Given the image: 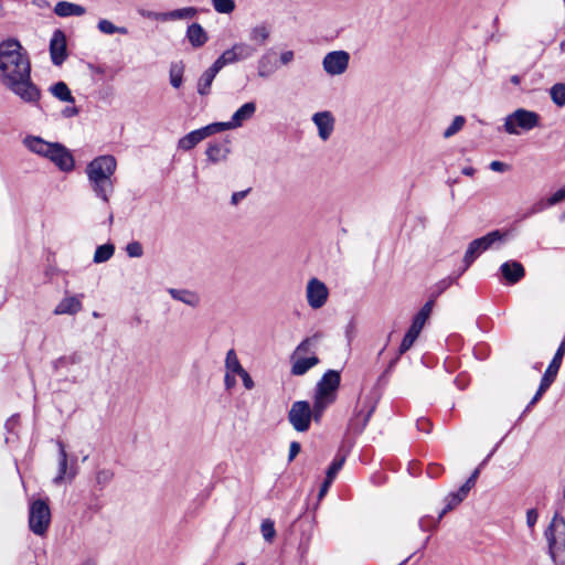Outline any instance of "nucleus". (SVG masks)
<instances>
[{
  "mask_svg": "<svg viewBox=\"0 0 565 565\" xmlns=\"http://www.w3.org/2000/svg\"><path fill=\"white\" fill-rule=\"evenodd\" d=\"M184 65L182 62H175L170 65L169 78L174 88L181 87L183 83Z\"/></svg>",
  "mask_w": 565,
  "mask_h": 565,
  "instance_id": "35",
  "label": "nucleus"
},
{
  "mask_svg": "<svg viewBox=\"0 0 565 565\" xmlns=\"http://www.w3.org/2000/svg\"><path fill=\"white\" fill-rule=\"evenodd\" d=\"M205 153L210 162L217 163L227 158L230 149L225 145L210 143L206 148Z\"/></svg>",
  "mask_w": 565,
  "mask_h": 565,
  "instance_id": "29",
  "label": "nucleus"
},
{
  "mask_svg": "<svg viewBox=\"0 0 565 565\" xmlns=\"http://www.w3.org/2000/svg\"><path fill=\"white\" fill-rule=\"evenodd\" d=\"M320 339V333H315L313 335L303 339L295 349L294 354H296V356L299 354L303 356L316 355L317 345Z\"/></svg>",
  "mask_w": 565,
  "mask_h": 565,
  "instance_id": "28",
  "label": "nucleus"
},
{
  "mask_svg": "<svg viewBox=\"0 0 565 565\" xmlns=\"http://www.w3.org/2000/svg\"><path fill=\"white\" fill-rule=\"evenodd\" d=\"M295 58V53L291 50L282 51L279 54V62L281 65L290 64Z\"/></svg>",
  "mask_w": 565,
  "mask_h": 565,
  "instance_id": "53",
  "label": "nucleus"
},
{
  "mask_svg": "<svg viewBox=\"0 0 565 565\" xmlns=\"http://www.w3.org/2000/svg\"><path fill=\"white\" fill-rule=\"evenodd\" d=\"M279 68L276 60V53L273 49L264 52L257 60V75L260 78H268Z\"/></svg>",
  "mask_w": 565,
  "mask_h": 565,
  "instance_id": "16",
  "label": "nucleus"
},
{
  "mask_svg": "<svg viewBox=\"0 0 565 565\" xmlns=\"http://www.w3.org/2000/svg\"><path fill=\"white\" fill-rule=\"evenodd\" d=\"M427 320H428V319H427L426 317H423V316H420L419 313H417V315L414 317V319H413V322H412L411 327H413V328H415L416 330H418V331H420V332H422V330H423V328H424V326H425V323H426V321H427Z\"/></svg>",
  "mask_w": 565,
  "mask_h": 565,
  "instance_id": "54",
  "label": "nucleus"
},
{
  "mask_svg": "<svg viewBox=\"0 0 565 565\" xmlns=\"http://www.w3.org/2000/svg\"><path fill=\"white\" fill-rule=\"evenodd\" d=\"M340 373L329 370L317 384L315 393V420L319 422L323 412L337 397V390L340 385Z\"/></svg>",
  "mask_w": 565,
  "mask_h": 565,
  "instance_id": "5",
  "label": "nucleus"
},
{
  "mask_svg": "<svg viewBox=\"0 0 565 565\" xmlns=\"http://www.w3.org/2000/svg\"><path fill=\"white\" fill-rule=\"evenodd\" d=\"M311 419H315V405L311 407L307 401H297L291 405L288 420L295 430L307 431L310 428Z\"/></svg>",
  "mask_w": 565,
  "mask_h": 565,
  "instance_id": "9",
  "label": "nucleus"
},
{
  "mask_svg": "<svg viewBox=\"0 0 565 565\" xmlns=\"http://www.w3.org/2000/svg\"><path fill=\"white\" fill-rule=\"evenodd\" d=\"M206 136H211L213 134H216V132H221V131H224V130H231V129H235L232 121H225V122H214V124H210L205 127H203Z\"/></svg>",
  "mask_w": 565,
  "mask_h": 565,
  "instance_id": "45",
  "label": "nucleus"
},
{
  "mask_svg": "<svg viewBox=\"0 0 565 565\" xmlns=\"http://www.w3.org/2000/svg\"><path fill=\"white\" fill-rule=\"evenodd\" d=\"M235 374H231L228 372H225V375H224V386L227 391H231L232 388L235 387L236 385V379H235Z\"/></svg>",
  "mask_w": 565,
  "mask_h": 565,
  "instance_id": "57",
  "label": "nucleus"
},
{
  "mask_svg": "<svg viewBox=\"0 0 565 565\" xmlns=\"http://www.w3.org/2000/svg\"><path fill=\"white\" fill-rule=\"evenodd\" d=\"M564 200H565V186L558 189L548 199H546V201H541V202L536 203L532 209V213L541 212L544 209H546L548 206L556 205Z\"/></svg>",
  "mask_w": 565,
  "mask_h": 565,
  "instance_id": "32",
  "label": "nucleus"
},
{
  "mask_svg": "<svg viewBox=\"0 0 565 565\" xmlns=\"http://www.w3.org/2000/svg\"><path fill=\"white\" fill-rule=\"evenodd\" d=\"M420 331L416 330L413 327H409L406 334L404 335L402 343L399 345V354H404L406 351H408L416 339L418 338Z\"/></svg>",
  "mask_w": 565,
  "mask_h": 565,
  "instance_id": "40",
  "label": "nucleus"
},
{
  "mask_svg": "<svg viewBox=\"0 0 565 565\" xmlns=\"http://www.w3.org/2000/svg\"><path fill=\"white\" fill-rule=\"evenodd\" d=\"M117 168V161L111 154L96 157L86 166V175L89 185L97 198L108 203L114 192L113 175Z\"/></svg>",
  "mask_w": 565,
  "mask_h": 565,
  "instance_id": "2",
  "label": "nucleus"
},
{
  "mask_svg": "<svg viewBox=\"0 0 565 565\" xmlns=\"http://www.w3.org/2000/svg\"><path fill=\"white\" fill-rule=\"evenodd\" d=\"M245 369L242 366L239 359L234 349L226 352L225 356V372L239 375L244 373Z\"/></svg>",
  "mask_w": 565,
  "mask_h": 565,
  "instance_id": "31",
  "label": "nucleus"
},
{
  "mask_svg": "<svg viewBox=\"0 0 565 565\" xmlns=\"http://www.w3.org/2000/svg\"><path fill=\"white\" fill-rule=\"evenodd\" d=\"M550 96L557 107L565 106V84L556 83L550 89Z\"/></svg>",
  "mask_w": 565,
  "mask_h": 565,
  "instance_id": "38",
  "label": "nucleus"
},
{
  "mask_svg": "<svg viewBox=\"0 0 565 565\" xmlns=\"http://www.w3.org/2000/svg\"><path fill=\"white\" fill-rule=\"evenodd\" d=\"M320 362L317 355H298L292 353L291 355V374L295 376H301L306 374L310 369L316 366Z\"/></svg>",
  "mask_w": 565,
  "mask_h": 565,
  "instance_id": "17",
  "label": "nucleus"
},
{
  "mask_svg": "<svg viewBox=\"0 0 565 565\" xmlns=\"http://www.w3.org/2000/svg\"><path fill=\"white\" fill-rule=\"evenodd\" d=\"M548 555L554 565H565V520L555 512L544 531Z\"/></svg>",
  "mask_w": 565,
  "mask_h": 565,
  "instance_id": "4",
  "label": "nucleus"
},
{
  "mask_svg": "<svg viewBox=\"0 0 565 565\" xmlns=\"http://www.w3.org/2000/svg\"><path fill=\"white\" fill-rule=\"evenodd\" d=\"M332 482L333 481L329 480L328 478L324 479L323 483L320 487L319 498H322L328 492Z\"/></svg>",
  "mask_w": 565,
  "mask_h": 565,
  "instance_id": "62",
  "label": "nucleus"
},
{
  "mask_svg": "<svg viewBox=\"0 0 565 565\" xmlns=\"http://www.w3.org/2000/svg\"><path fill=\"white\" fill-rule=\"evenodd\" d=\"M115 253V246L113 244H104L96 248L93 260L96 264H102L109 260Z\"/></svg>",
  "mask_w": 565,
  "mask_h": 565,
  "instance_id": "36",
  "label": "nucleus"
},
{
  "mask_svg": "<svg viewBox=\"0 0 565 565\" xmlns=\"http://www.w3.org/2000/svg\"><path fill=\"white\" fill-rule=\"evenodd\" d=\"M565 354V341H562L558 349L556 350L554 358L552 359L551 363L548 364L542 380L547 381L548 384L552 385L554 380L556 379V375L558 373V370L561 367L563 356Z\"/></svg>",
  "mask_w": 565,
  "mask_h": 565,
  "instance_id": "21",
  "label": "nucleus"
},
{
  "mask_svg": "<svg viewBox=\"0 0 565 565\" xmlns=\"http://www.w3.org/2000/svg\"><path fill=\"white\" fill-rule=\"evenodd\" d=\"M51 94L61 102L74 103L75 99L64 82H57L50 87Z\"/></svg>",
  "mask_w": 565,
  "mask_h": 565,
  "instance_id": "33",
  "label": "nucleus"
},
{
  "mask_svg": "<svg viewBox=\"0 0 565 565\" xmlns=\"http://www.w3.org/2000/svg\"><path fill=\"white\" fill-rule=\"evenodd\" d=\"M269 36L270 30L266 24H258L249 31V40L258 45H264Z\"/></svg>",
  "mask_w": 565,
  "mask_h": 565,
  "instance_id": "34",
  "label": "nucleus"
},
{
  "mask_svg": "<svg viewBox=\"0 0 565 565\" xmlns=\"http://www.w3.org/2000/svg\"><path fill=\"white\" fill-rule=\"evenodd\" d=\"M53 11L61 18L82 17L86 13V9L83 6L68 1H58Z\"/></svg>",
  "mask_w": 565,
  "mask_h": 565,
  "instance_id": "23",
  "label": "nucleus"
},
{
  "mask_svg": "<svg viewBox=\"0 0 565 565\" xmlns=\"http://www.w3.org/2000/svg\"><path fill=\"white\" fill-rule=\"evenodd\" d=\"M540 124V115L524 108H518L504 118L503 128L509 135H520L530 131Z\"/></svg>",
  "mask_w": 565,
  "mask_h": 565,
  "instance_id": "6",
  "label": "nucleus"
},
{
  "mask_svg": "<svg viewBox=\"0 0 565 565\" xmlns=\"http://www.w3.org/2000/svg\"><path fill=\"white\" fill-rule=\"evenodd\" d=\"M466 124V118L463 116H456L449 127L444 131L445 138H450L456 135L458 131L462 129Z\"/></svg>",
  "mask_w": 565,
  "mask_h": 565,
  "instance_id": "44",
  "label": "nucleus"
},
{
  "mask_svg": "<svg viewBox=\"0 0 565 565\" xmlns=\"http://www.w3.org/2000/svg\"><path fill=\"white\" fill-rule=\"evenodd\" d=\"M466 497L467 495H461L460 490L449 493L445 499L446 507L439 513V519H441L448 511L452 510L459 503H461Z\"/></svg>",
  "mask_w": 565,
  "mask_h": 565,
  "instance_id": "39",
  "label": "nucleus"
},
{
  "mask_svg": "<svg viewBox=\"0 0 565 565\" xmlns=\"http://www.w3.org/2000/svg\"><path fill=\"white\" fill-rule=\"evenodd\" d=\"M97 29L107 35H113L115 33L127 34L128 30L125 26H116L111 21L107 19H102L97 23Z\"/></svg>",
  "mask_w": 565,
  "mask_h": 565,
  "instance_id": "37",
  "label": "nucleus"
},
{
  "mask_svg": "<svg viewBox=\"0 0 565 565\" xmlns=\"http://www.w3.org/2000/svg\"><path fill=\"white\" fill-rule=\"evenodd\" d=\"M550 386H551V384H548L547 381L541 380L540 386H539L535 395L533 396V398L526 406L525 411H529L532 406H534L540 401L542 395L548 390Z\"/></svg>",
  "mask_w": 565,
  "mask_h": 565,
  "instance_id": "49",
  "label": "nucleus"
},
{
  "mask_svg": "<svg viewBox=\"0 0 565 565\" xmlns=\"http://www.w3.org/2000/svg\"><path fill=\"white\" fill-rule=\"evenodd\" d=\"M345 334H347L348 341L351 342V340L354 337V324H353V322L348 324V327L345 329Z\"/></svg>",
  "mask_w": 565,
  "mask_h": 565,
  "instance_id": "63",
  "label": "nucleus"
},
{
  "mask_svg": "<svg viewBox=\"0 0 565 565\" xmlns=\"http://www.w3.org/2000/svg\"><path fill=\"white\" fill-rule=\"evenodd\" d=\"M212 4L218 13H231L235 9L234 0H212Z\"/></svg>",
  "mask_w": 565,
  "mask_h": 565,
  "instance_id": "46",
  "label": "nucleus"
},
{
  "mask_svg": "<svg viewBox=\"0 0 565 565\" xmlns=\"http://www.w3.org/2000/svg\"><path fill=\"white\" fill-rule=\"evenodd\" d=\"M256 49L245 42H237L232 45V47L225 50L215 62L220 65L221 68L226 65L235 64L245 60H248L254 56Z\"/></svg>",
  "mask_w": 565,
  "mask_h": 565,
  "instance_id": "10",
  "label": "nucleus"
},
{
  "mask_svg": "<svg viewBox=\"0 0 565 565\" xmlns=\"http://www.w3.org/2000/svg\"><path fill=\"white\" fill-rule=\"evenodd\" d=\"M539 520V513L535 509H530L526 512V524L530 529H533Z\"/></svg>",
  "mask_w": 565,
  "mask_h": 565,
  "instance_id": "52",
  "label": "nucleus"
},
{
  "mask_svg": "<svg viewBox=\"0 0 565 565\" xmlns=\"http://www.w3.org/2000/svg\"><path fill=\"white\" fill-rule=\"evenodd\" d=\"M311 120L317 127L319 138L322 141L329 140L335 127L333 114L330 110L317 111L312 115Z\"/></svg>",
  "mask_w": 565,
  "mask_h": 565,
  "instance_id": "13",
  "label": "nucleus"
},
{
  "mask_svg": "<svg viewBox=\"0 0 565 565\" xmlns=\"http://www.w3.org/2000/svg\"><path fill=\"white\" fill-rule=\"evenodd\" d=\"M186 38L193 47H201L209 40L207 33L199 23H192L188 26Z\"/></svg>",
  "mask_w": 565,
  "mask_h": 565,
  "instance_id": "26",
  "label": "nucleus"
},
{
  "mask_svg": "<svg viewBox=\"0 0 565 565\" xmlns=\"http://www.w3.org/2000/svg\"><path fill=\"white\" fill-rule=\"evenodd\" d=\"M454 281H455V278L447 277V278H444V279L439 280L438 282H436L434 286L431 297L434 299L439 297L445 290H447L454 284Z\"/></svg>",
  "mask_w": 565,
  "mask_h": 565,
  "instance_id": "47",
  "label": "nucleus"
},
{
  "mask_svg": "<svg viewBox=\"0 0 565 565\" xmlns=\"http://www.w3.org/2000/svg\"><path fill=\"white\" fill-rule=\"evenodd\" d=\"M350 63V54L347 51H332L322 60L323 71L330 76H339L347 72Z\"/></svg>",
  "mask_w": 565,
  "mask_h": 565,
  "instance_id": "11",
  "label": "nucleus"
},
{
  "mask_svg": "<svg viewBox=\"0 0 565 565\" xmlns=\"http://www.w3.org/2000/svg\"><path fill=\"white\" fill-rule=\"evenodd\" d=\"M501 274L509 284H516L524 277V268L519 262H505L500 267Z\"/></svg>",
  "mask_w": 565,
  "mask_h": 565,
  "instance_id": "20",
  "label": "nucleus"
},
{
  "mask_svg": "<svg viewBox=\"0 0 565 565\" xmlns=\"http://www.w3.org/2000/svg\"><path fill=\"white\" fill-rule=\"evenodd\" d=\"M63 114H64L65 117H73V116L78 114V110H77L76 107H66L63 110Z\"/></svg>",
  "mask_w": 565,
  "mask_h": 565,
  "instance_id": "64",
  "label": "nucleus"
},
{
  "mask_svg": "<svg viewBox=\"0 0 565 565\" xmlns=\"http://www.w3.org/2000/svg\"><path fill=\"white\" fill-rule=\"evenodd\" d=\"M168 292L174 300L181 301L192 308L200 305V296L194 291L170 288Z\"/></svg>",
  "mask_w": 565,
  "mask_h": 565,
  "instance_id": "27",
  "label": "nucleus"
},
{
  "mask_svg": "<svg viewBox=\"0 0 565 565\" xmlns=\"http://www.w3.org/2000/svg\"><path fill=\"white\" fill-rule=\"evenodd\" d=\"M345 462V456L338 454L327 470L326 478L334 480L337 473L342 469Z\"/></svg>",
  "mask_w": 565,
  "mask_h": 565,
  "instance_id": "42",
  "label": "nucleus"
},
{
  "mask_svg": "<svg viewBox=\"0 0 565 565\" xmlns=\"http://www.w3.org/2000/svg\"><path fill=\"white\" fill-rule=\"evenodd\" d=\"M0 84L26 104L40 102L41 90L32 81L29 55L18 40L0 43Z\"/></svg>",
  "mask_w": 565,
  "mask_h": 565,
  "instance_id": "1",
  "label": "nucleus"
},
{
  "mask_svg": "<svg viewBox=\"0 0 565 565\" xmlns=\"http://www.w3.org/2000/svg\"><path fill=\"white\" fill-rule=\"evenodd\" d=\"M440 520L441 519H439V516L435 520V519L426 515V516H423L419 519L418 526L422 531H431L437 526V524Z\"/></svg>",
  "mask_w": 565,
  "mask_h": 565,
  "instance_id": "48",
  "label": "nucleus"
},
{
  "mask_svg": "<svg viewBox=\"0 0 565 565\" xmlns=\"http://www.w3.org/2000/svg\"><path fill=\"white\" fill-rule=\"evenodd\" d=\"M205 138H207V136L203 128L193 130L179 139L178 148L184 151H189Z\"/></svg>",
  "mask_w": 565,
  "mask_h": 565,
  "instance_id": "25",
  "label": "nucleus"
},
{
  "mask_svg": "<svg viewBox=\"0 0 565 565\" xmlns=\"http://www.w3.org/2000/svg\"><path fill=\"white\" fill-rule=\"evenodd\" d=\"M509 166L502 161H492L490 163V169L494 172H505L509 170Z\"/></svg>",
  "mask_w": 565,
  "mask_h": 565,
  "instance_id": "59",
  "label": "nucleus"
},
{
  "mask_svg": "<svg viewBox=\"0 0 565 565\" xmlns=\"http://www.w3.org/2000/svg\"><path fill=\"white\" fill-rule=\"evenodd\" d=\"M221 70L220 65L214 61V63L201 75L196 85L198 93L200 95L204 96L210 93L212 83Z\"/></svg>",
  "mask_w": 565,
  "mask_h": 565,
  "instance_id": "22",
  "label": "nucleus"
},
{
  "mask_svg": "<svg viewBox=\"0 0 565 565\" xmlns=\"http://www.w3.org/2000/svg\"><path fill=\"white\" fill-rule=\"evenodd\" d=\"M138 13L146 19L156 20V21H164L163 12H154V11L141 9V10H138Z\"/></svg>",
  "mask_w": 565,
  "mask_h": 565,
  "instance_id": "51",
  "label": "nucleus"
},
{
  "mask_svg": "<svg viewBox=\"0 0 565 565\" xmlns=\"http://www.w3.org/2000/svg\"><path fill=\"white\" fill-rule=\"evenodd\" d=\"M329 297V289L326 284L318 278H311L306 286V298L310 308H322Z\"/></svg>",
  "mask_w": 565,
  "mask_h": 565,
  "instance_id": "12",
  "label": "nucleus"
},
{
  "mask_svg": "<svg viewBox=\"0 0 565 565\" xmlns=\"http://www.w3.org/2000/svg\"><path fill=\"white\" fill-rule=\"evenodd\" d=\"M434 301L435 299L431 298L430 300H428L422 308L420 310L417 312L419 313L420 316L423 317H426L427 319L429 318L430 313H431V310H433V307H434Z\"/></svg>",
  "mask_w": 565,
  "mask_h": 565,
  "instance_id": "58",
  "label": "nucleus"
},
{
  "mask_svg": "<svg viewBox=\"0 0 565 565\" xmlns=\"http://www.w3.org/2000/svg\"><path fill=\"white\" fill-rule=\"evenodd\" d=\"M416 425H417L418 430H422L427 434L430 431L431 425H430L429 420L426 418L417 419Z\"/></svg>",
  "mask_w": 565,
  "mask_h": 565,
  "instance_id": "61",
  "label": "nucleus"
},
{
  "mask_svg": "<svg viewBox=\"0 0 565 565\" xmlns=\"http://www.w3.org/2000/svg\"><path fill=\"white\" fill-rule=\"evenodd\" d=\"M301 446L298 441H291L289 446L288 461H292L300 452Z\"/></svg>",
  "mask_w": 565,
  "mask_h": 565,
  "instance_id": "55",
  "label": "nucleus"
},
{
  "mask_svg": "<svg viewBox=\"0 0 565 565\" xmlns=\"http://www.w3.org/2000/svg\"><path fill=\"white\" fill-rule=\"evenodd\" d=\"M51 509L47 500L36 499L29 507V527L38 536H43L51 524Z\"/></svg>",
  "mask_w": 565,
  "mask_h": 565,
  "instance_id": "7",
  "label": "nucleus"
},
{
  "mask_svg": "<svg viewBox=\"0 0 565 565\" xmlns=\"http://www.w3.org/2000/svg\"><path fill=\"white\" fill-rule=\"evenodd\" d=\"M238 376L242 379V382L246 390L249 391V390L254 388L255 383L246 370L244 371V373L239 374Z\"/></svg>",
  "mask_w": 565,
  "mask_h": 565,
  "instance_id": "56",
  "label": "nucleus"
},
{
  "mask_svg": "<svg viewBox=\"0 0 565 565\" xmlns=\"http://www.w3.org/2000/svg\"><path fill=\"white\" fill-rule=\"evenodd\" d=\"M114 476L115 473L111 469H100L95 475V482L99 487V489H104L113 481Z\"/></svg>",
  "mask_w": 565,
  "mask_h": 565,
  "instance_id": "41",
  "label": "nucleus"
},
{
  "mask_svg": "<svg viewBox=\"0 0 565 565\" xmlns=\"http://www.w3.org/2000/svg\"><path fill=\"white\" fill-rule=\"evenodd\" d=\"M374 412V405L369 404L364 406L360 412H358L349 423V429L354 431L355 434H360L366 427L372 414Z\"/></svg>",
  "mask_w": 565,
  "mask_h": 565,
  "instance_id": "19",
  "label": "nucleus"
},
{
  "mask_svg": "<svg viewBox=\"0 0 565 565\" xmlns=\"http://www.w3.org/2000/svg\"><path fill=\"white\" fill-rule=\"evenodd\" d=\"M199 10L194 7H185L172 11L163 12L164 21L189 20L196 17Z\"/></svg>",
  "mask_w": 565,
  "mask_h": 565,
  "instance_id": "30",
  "label": "nucleus"
},
{
  "mask_svg": "<svg viewBox=\"0 0 565 565\" xmlns=\"http://www.w3.org/2000/svg\"><path fill=\"white\" fill-rule=\"evenodd\" d=\"M505 233L499 230L492 231L487 235L473 239L469 245L463 256V270H467L476 258L487 249L491 248L495 243L504 239Z\"/></svg>",
  "mask_w": 565,
  "mask_h": 565,
  "instance_id": "8",
  "label": "nucleus"
},
{
  "mask_svg": "<svg viewBox=\"0 0 565 565\" xmlns=\"http://www.w3.org/2000/svg\"><path fill=\"white\" fill-rule=\"evenodd\" d=\"M50 54L52 63L60 66L66 58V38L63 31L55 30L50 41Z\"/></svg>",
  "mask_w": 565,
  "mask_h": 565,
  "instance_id": "15",
  "label": "nucleus"
},
{
  "mask_svg": "<svg viewBox=\"0 0 565 565\" xmlns=\"http://www.w3.org/2000/svg\"><path fill=\"white\" fill-rule=\"evenodd\" d=\"M126 252L129 257H141L143 249L140 243L131 242L126 246Z\"/></svg>",
  "mask_w": 565,
  "mask_h": 565,
  "instance_id": "50",
  "label": "nucleus"
},
{
  "mask_svg": "<svg viewBox=\"0 0 565 565\" xmlns=\"http://www.w3.org/2000/svg\"><path fill=\"white\" fill-rule=\"evenodd\" d=\"M248 192H249V189H247V190H243V191H238V192H234V193L232 194V198H231V203H232L233 205L238 204L243 199H245V198H246V195L248 194Z\"/></svg>",
  "mask_w": 565,
  "mask_h": 565,
  "instance_id": "60",
  "label": "nucleus"
},
{
  "mask_svg": "<svg viewBox=\"0 0 565 565\" xmlns=\"http://www.w3.org/2000/svg\"><path fill=\"white\" fill-rule=\"evenodd\" d=\"M58 448V467L57 475L53 479L54 484H61L65 479L73 480L76 476V467L73 463L68 467V456L65 449V445L61 441H56Z\"/></svg>",
  "mask_w": 565,
  "mask_h": 565,
  "instance_id": "14",
  "label": "nucleus"
},
{
  "mask_svg": "<svg viewBox=\"0 0 565 565\" xmlns=\"http://www.w3.org/2000/svg\"><path fill=\"white\" fill-rule=\"evenodd\" d=\"M260 532L266 542H273L276 536L274 522L270 519H265L260 525Z\"/></svg>",
  "mask_w": 565,
  "mask_h": 565,
  "instance_id": "43",
  "label": "nucleus"
},
{
  "mask_svg": "<svg viewBox=\"0 0 565 565\" xmlns=\"http://www.w3.org/2000/svg\"><path fill=\"white\" fill-rule=\"evenodd\" d=\"M256 111V104L254 102H248L242 105L232 116L231 121L234 128H238L243 126V124L250 119Z\"/></svg>",
  "mask_w": 565,
  "mask_h": 565,
  "instance_id": "24",
  "label": "nucleus"
},
{
  "mask_svg": "<svg viewBox=\"0 0 565 565\" xmlns=\"http://www.w3.org/2000/svg\"><path fill=\"white\" fill-rule=\"evenodd\" d=\"M82 298L84 295L64 297L55 307L54 315H76L83 308Z\"/></svg>",
  "mask_w": 565,
  "mask_h": 565,
  "instance_id": "18",
  "label": "nucleus"
},
{
  "mask_svg": "<svg viewBox=\"0 0 565 565\" xmlns=\"http://www.w3.org/2000/svg\"><path fill=\"white\" fill-rule=\"evenodd\" d=\"M22 142L28 150L50 160L63 172L75 168L72 152L60 142H49L38 136H26Z\"/></svg>",
  "mask_w": 565,
  "mask_h": 565,
  "instance_id": "3",
  "label": "nucleus"
}]
</instances>
